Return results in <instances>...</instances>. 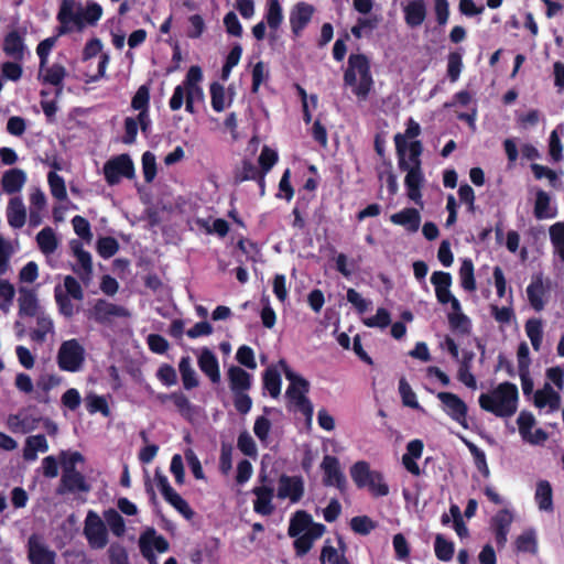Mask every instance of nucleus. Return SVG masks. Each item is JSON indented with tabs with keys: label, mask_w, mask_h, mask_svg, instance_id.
Segmentation results:
<instances>
[{
	"label": "nucleus",
	"mask_w": 564,
	"mask_h": 564,
	"mask_svg": "<svg viewBox=\"0 0 564 564\" xmlns=\"http://www.w3.org/2000/svg\"><path fill=\"white\" fill-rule=\"evenodd\" d=\"M394 145L399 169L406 172L404 177L406 195L414 203L422 204L421 189L425 181L421 160L423 144L420 140H413L408 143L402 133H397L394 135Z\"/></svg>",
	"instance_id": "nucleus-1"
},
{
	"label": "nucleus",
	"mask_w": 564,
	"mask_h": 564,
	"mask_svg": "<svg viewBox=\"0 0 564 564\" xmlns=\"http://www.w3.org/2000/svg\"><path fill=\"white\" fill-rule=\"evenodd\" d=\"M518 387L509 381L499 383L489 393H481L478 398L479 406L497 417H510L518 409Z\"/></svg>",
	"instance_id": "nucleus-2"
},
{
	"label": "nucleus",
	"mask_w": 564,
	"mask_h": 564,
	"mask_svg": "<svg viewBox=\"0 0 564 564\" xmlns=\"http://www.w3.org/2000/svg\"><path fill=\"white\" fill-rule=\"evenodd\" d=\"M344 84L352 88L359 100H366L373 86L370 63L365 54H350L344 73Z\"/></svg>",
	"instance_id": "nucleus-3"
},
{
	"label": "nucleus",
	"mask_w": 564,
	"mask_h": 564,
	"mask_svg": "<svg viewBox=\"0 0 564 564\" xmlns=\"http://www.w3.org/2000/svg\"><path fill=\"white\" fill-rule=\"evenodd\" d=\"M285 378L290 381V384L285 391V398L290 405H293L300 411L307 420L313 416L314 408L311 400L306 397L310 391V382L295 373L284 359L279 361Z\"/></svg>",
	"instance_id": "nucleus-4"
},
{
	"label": "nucleus",
	"mask_w": 564,
	"mask_h": 564,
	"mask_svg": "<svg viewBox=\"0 0 564 564\" xmlns=\"http://www.w3.org/2000/svg\"><path fill=\"white\" fill-rule=\"evenodd\" d=\"M56 361L64 371H79L85 361V349L77 339L65 340L58 348Z\"/></svg>",
	"instance_id": "nucleus-5"
},
{
	"label": "nucleus",
	"mask_w": 564,
	"mask_h": 564,
	"mask_svg": "<svg viewBox=\"0 0 564 564\" xmlns=\"http://www.w3.org/2000/svg\"><path fill=\"white\" fill-rule=\"evenodd\" d=\"M26 549L28 560L31 564H56V552L50 547L43 535L31 534Z\"/></svg>",
	"instance_id": "nucleus-6"
},
{
	"label": "nucleus",
	"mask_w": 564,
	"mask_h": 564,
	"mask_svg": "<svg viewBox=\"0 0 564 564\" xmlns=\"http://www.w3.org/2000/svg\"><path fill=\"white\" fill-rule=\"evenodd\" d=\"M323 470V485L326 487H336L340 492L347 489V479L343 473L339 459L333 455H325L321 464Z\"/></svg>",
	"instance_id": "nucleus-7"
},
{
	"label": "nucleus",
	"mask_w": 564,
	"mask_h": 564,
	"mask_svg": "<svg viewBox=\"0 0 564 564\" xmlns=\"http://www.w3.org/2000/svg\"><path fill=\"white\" fill-rule=\"evenodd\" d=\"M84 534L93 549H104L108 543V533L105 522L94 511L87 513Z\"/></svg>",
	"instance_id": "nucleus-8"
},
{
	"label": "nucleus",
	"mask_w": 564,
	"mask_h": 564,
	"mask_svg": "<svg viewBox=\"0 0 564 564\" xmlns=\"http://www.w3.org/2000/svg\"><path fill=\"white\" fill-rule=\"evenodd\" d=\"M437 399L442 402L445 413L464 429H468V406L463 399L453 392H438Z\"/></svg>",
	"instance_id": "nucleus-9"
},
{
	"label": "nucleus",
	"mask_w": 564,
	"mask_h": 564,
	"mask_svg": "<svg viewBox=\"0 0 564 564\" xmlns=\"http://www.w3.org/2000/svg\"><path fill=\"white\" fill-rule=\"evenodd\" d=\"M89 316L100 324H111L117 318H128L129 311L120 305L110 303L106 300H97L89 312Z\"/></svg>",
	"instance_id": "nucleus-10"
},
{
	"label": "nucleus",
	"mask_w": 564,
	"mask_h": 564,
	"mask_svg": "<svg viewBox=\"0 0 564 564\" xmlns=\"http://www.w3.org/2000/svg\"><path fill=\"white\" fill-rule=\"evenodd\" d=\"M304 496V480L301 476H288L282 474L279 478L276 497L289 498L292 503L299 502Z\"/></svg>",
	"instance_id": "nucleus-11"
},
{
	"label": "nucleus",
	"mask_w": 564,
	"mask_h": 564,
	"mask_svg": "<svg viewBox=\"0 0 564 564\" xmlns=\"http://www.w3.org/2000/svg\"><path fill=\"white\" fill-rule=\"evenodd\" d=\"M133 172V163L127 154L108 161L104 166V173L109 184L117 183L121 176L131 177Z\"/></svg>",
	"instance_id": "nucleus-12"
},
{
	"label": "nucleus",
	"mask_w": 564,
	"mask_h": 564,
	"mask_svg": "<svg viewBox=\"0 0 564 564\" xmlns=\"http://www.w3.org/2000/svg\"><path fill=\"white\" fill-rule=\"evenodd\" d=\"M70 249L77 259V263L73 267L74 272L79 276L82 282L88 285L93 278V261L89 252L83 249L79 241L73 240Z\"/></svg>",
	"instance_id": "nucleus-13"
},
{
	"label": "nucleus",
	"mask_w": 564,
	"mask_h": 564,
	"mask_svg": "<svg viewBox=\"0 0 564 564\" xmlns=\"http://www.w3.org/2000/svg\"><path fill=\"white\" fill-rule=\"evenodd\" d=\"M170 544L163 535L156 534L154 528L143 530V558L150 564H155V555L153 551L165 553L169 551Z\"/></svg>",
	"instance_id": "nucleus-14"
},
{
	"label": "nucleus",
	"mask_w": 564,
	"mask_h": 564,
	"mask_svg": "<svg viewBox=\"0 0 564 564\" xmlns=\"http://www.w3.org/2000/svg\"><path fill=\"white\" fill-rule=\"evenodd\" d=\"M90 487L86 482L85 477L82 473L76 470L74 466H64L63 475L61 478L59 487L57 488V494L62 495L66 491L75 492V491H89Z\"/></svg>",
	"instance_id": "nucleus-15"
},
{
	"label": "nucleus",
	"mask_w": 564,
	"mask_h": 564,
	"mask_svg": "<svg viewBox=\"0 0 564 564\" xmlns=\"http://www.w3.org/2000/svg\"><path fill=\"white\" fill-rule=\"evenodd\" d=\"M251 492L256 496L253 510L260 516H271L275 509L273 505L274 488L271 485L254 486Z\"/></svg>",
	"instance_id": "nucleus-16"
},
{
	"label": "nucleus",
	"mask_w": 564,
	"mask_h": 564,
	"mask_svg": "<svg viewBox=\"0 0 564 564\" xmlns=\"http://www.w3.org/2000/svg\"><path fill=\"white\" fill-rule=\"evenodd\" d=\"M57 18L62 24L73 23L80 30L85 26V8L75 0H63Z\"/></svg>",
	"instance_id": "nucleus-17"
},
{
	"label": "nucleus",
	"mask_w": 564,
	"mask_h": 564,
	"mask_svg": "<svg viewBox=\"0 0 564 564\" xmlns=\"http://www.w3.org/2000/svg\"><path fill=\"white\" fill-rule=\"evenodd\" d=\"M18 294L20 317H35L42 313L39 299L34 290L21 286L18 290Z\"/></svg>",
	"instance_id": "nucleus-18"
},
{
	"label": "nucleus",
	"mask_w": 564,
	"mask_h": 564,
	"mask_svg": "<svg viewBox=\"0 0 564 564\" xmlns=\"http://www.w3.org/2000/svg\"><path fill=\"white\" fill-rule=\"evenodd\" d=\"M314 7L306 2L295 4L290 13V25L294 35H300L312 20Z\"/></svg>",
	"instance_id": "nucleus-19"
},
{
	"label": "nucleus",
	"mask_w": 564,
	"mask_h": 564,
	"mask_svg": "<svg viewBox=\"0 0 564 564\" xmlns=\"http://www.w3.org/2000/svg\"><path fill=\"white\" fill-rule=\"evenodd\" d=\"M424 444L421 440L415 438L408 443L406 453L402 456V464L404 468L413 476H421L422 470L416 463L423 454Z\"/></svg>",
	"instance_id": "nucleus-20"
},
{
	"label": "nucleus",
	"mask_w": 564,
	"mask_h": 564,
	"mask_svg": "<svg viewBox=\"0 0 564 564\" xmlns=\"http://www.w3.org/2000/svg\"><path fill=\"white\" fill-rule=\"evenodd\" d=\"M200 371L209 378L213 383L220 381L219 362L216 355L209 348H203L197 359Z\"/></svg>",
	"instance_id": "nucleus-21"
},
{
	"label": "nucleus",
	"mask_w": 564,
	"mask_h": 564,
	"mask_svg": "<svg viewBox=\"0 0 564 564\" xmlns=\"http://www.w3.org/2000/svg\"><path fill=\"white\" fill-rule=\"evenodd\" d=\"M40 421V416L33 415L28 410H23L17 414L9 415L8 426L13 432L29 433L37 427Z\"/></svg>",
	"instance_id": "nucleus-22"
},
{
	"label": "nucleus",
	"mask_w": 564,
	"mask_h": 564,
	"mask_svg": "<svg viewBox=\"0 0 564 564\" xmlns=\"http://www.w3.org/2000/svg\"><path fill=\"white\" fill-rule=\"evenodd\" d=\"M403 13L406 25L412 29L417 28L426 19V3L424 0H411L403 8Z\"/></svg>",
	"instance_id": "nucleus-23"
},
{
	"label": "nucleus",
	"mask_w": 564,
	"mask_h": 564,
	"mask_svg": "<svg viewBox=\"0 0 564 564\" xmlns=\"http://www.w3.org/2000/svg\"><path fill=\"white\" fill-rule=\"evenodd\" d=\"M394 225L403 226L410 232H416L421 224V215L417 209L409 207L390 216Z\"/></svg>",
	"instance_id": "nucleus-24"
},
{
	"label": "nucleus",
	"mask_w": 564,
	"mask_h": 564,
	"mask_svg": "<svg viewBox=\"0 0 564 564\" xmlns=\"http://www.w3.org/2000/svg\"><path fill=\"white\" fill-rule=\"evenodd\" d=\"M8 223L12 228L19 229L25 225L26 208L20 197H12L7 207Z\"/></svg>",
	"instance_id": "nucleus-25"
},
{
	"label": "nucleus",
	"mask_w": 564,
	"mask_h": 564,
	"mask_svg": "<svg viewBox=\"0 0 564 564\" xmlns=\"http://www.w3.org/2000/svg\"><path fill=\"white\" fill-rule=\"evenodd\" d=\"M350 476L355 485L359 488H366L371 478H380V471L371 470L365 460H358L350 467Z\"/></svg>",
	"instance_id": "nucleus-26"
},
{
	"label": "nucleus",
	"mask_w": 564,
	"mask_h": 564,
	"mask_svg": "<svg viewBox=\"0 0 564 564\" xmlns=\"http://www.w3.org/2000/svg\"><path fill=\"white\" fill-rule=\"evenodd\" d=\"M229 386L234 393L246 392L251 388V375L238 366L228 370Z\"/></svg>",
	"instance_id": "nucleus-27"
},
{
	"label": "nucleus",
	"mask_w": 564,
	"mask_h": 564,
	"mask_svg": "<svg viewBox=\"0 0 564 564\" xmlns=\"http://www.w3.org/2000/svg\"><path fill=\"white\" fill-rule=\"evenodd\" d=\"M474 357L475 354L473 351H464L457 371V379L467 388L473 390L477 388L476 377L471 373V364Z\"/></svg>",
	"instance_id": "nucleus-28"
},
{
	"label": "nucleus",
	"mask_w": 564,
	"mask_h": 564,
	"mask_svg": "<svg viewBox=\"0 0 564 564\" xmlns=\"http://www.w3.org/2000/svg\"><path fill=\"white\" fill-rule=\"evenodd\" d=\"M545 294V289L543 284V280L541 275H536L532 279L531 283L527 288V295L531 307L540 312L544 308L543 296Z\"/></svg>",
	"instance_id": "nucleus-29"
},
{
	"label": "nucleus",
	"mask_w": 564,
	"mask_h": 564,
	"mask_svg": "<svg viewBox=\"0 0 564 564\" xmlns=\"http://www.w3.org/2000/svg\"><path fill=\"white\" fill-rule=\"evenodd\" d=\"M26 181L25 173L20 169L7 171L1 178L2 189L8 194H14L21 191Z\"/></svg>",
	"instance_id": "nucleus-30"
},
{
	"label": "nucleus",
	"mask_w": 564,
	"mask_h": 564,
	"mask_svg": "<svg viewBox=\"0 0 564 564\" xmlns=\"http://www.w3.org/2000/svg\"><path fill=\"white\" fill-rule=\"evenodd\" d=\"M533 214L539 220L554 218L556 216V210H552L551 208V196L541 188L535 193Z\"/></svg>",
	"instance_id": "nucleus-31"
},
{
	"label": "nucleus",
	"mask_w": 564,
	"mask_h": 564,
	"mask_svg": "<svg viewBox=\"0 0 564 564\" xmlns=\"http://www.w3.org/2000/svg\"><path fill=\"white\" fill-rule=\"evenodd\" d=\"M30 203L29 224L32 227H37L42 223L41 212L46 205L44 193L40 188H34L30 195Z\"/></svg>",
	"instance_id": "nucleus-32"
},
{
	"label": "nucleus",
	"mask_w": 564,
	"mask_h": 564,
	"mask_svg": "<svg viewBox=\"0 0 564 564\" xmlns=\"http://www.w3.org/2000/svg\"><path fill=\"white\" fill-rule=\"evenodd\" d=\"M178 370L181 373L183 387L186 390H192L199 384L197 373L192 367V360L189 356H183L178 362Z\"/></svg>",
	"instance_id": "nucleus-33"
},
{
	"label": "nucleus",
	"mask_w": 564,
	"mask_h": 564,
	"mask_svg": "<svg viewBox=\"0 0 564 564\" xmlns=\"http://www.w3.org/2000/svg\"><path fill=\"white\" fill-rule=\"evenodd\" d=\"M514 547L518 553H529L535 555L538 553V539L533 529L523 531L514 541Z\"/></svg>",
	"instance_id": "nucleus-34"
},
{
	"label": "nucleus",
	"mask_w": 564,
	"mask_h": 564,
	"mask_svg": "<svg viewBox=\"0 0 564 564\" xmlns=\"http://www.w3.org/2000/svg\"><path fill=\"white\" fill-rule=\"evenodd\" d=\"M47 449L48 445L44 435L39 434L29 436L25 441L23 457L25 460H35L37 457V452L45 453Z\"/></svg>",
	"instance_id": "nucleus-35"
},
{
	"label": "nucleus",
	"mask_w": 564,
	"mask_h": 564,
	"mask_svg": "<svg viewBox=\"0 0 564 564\" xmlns=\"http://www.w3.org/2000/svg\"><path fill=\"white\" fill-rule=\"evenodd\" d=\"M263 389L269 392L271 398L276 399L281 393L282 379L275 367H268L262 376Z\"/></svg>",
	"instance_id": "nucleus-36"
},
{
	"label": "nucleus",
	"mask_w": 564,
	"mask_h": 564,
	"mask_svg": "<svg viewBox=\"0 0 564 564\" xmlns=\"http://www.w3.org/2000/svg\"><path fill=\"white\" fill-rule=\"evenodd\" d=\"M36 317V327L30 333V337L33 341L42 344L46 340L47 334L54 333V324L53 321L41 313Z\"/></svg>",
	"instance_id": "nucleus-37"
},
{
	"label": "nucleus",
	"mask_w": 564,
	"mask_h": 564,
	"mask_svg": "<svg viewBox=\"0 0 564 564\" xmlns=\"http://www.w3.org/2000/svg\"><path fill=\"white\" fill-rule=\"evenodd\" d=\"M534 498L540 510L553 511V492L547 480L538 482Z\"/></svg>",
	"instance_id": "nucleus-38"
},
{
	"label": "nucleus",
	"mask_w": 564,
	"mask_h": 564,
	"mask_svg": "<svg viewBox=\"0 0 564 564\" xmlns=\"http://www.w3.org/2000/svg\"><path fill=\"white\" fill-rule=\"evenodd\" d=\"M66 69L61 64H53L52 66L45 68L40 77L43 78L44 83H48L57 87L56 96H59L62 93V83L66 76Z\"/></svg>",
	"instance_id": "nucleus-39"
},
{
	"label": "nucleus",
	"mask_w": 564,
	"mask_h": 564,
	"mask_svg": "<svg viewBox=\"0 0 564 564\" xmlns=\"http://www.w3.org/2000/svg\"><path fill=\"white\" fill-rule=\"evenodd\" d=\"M311 524L312 516L304 510H299L292 516L290 520L288 534L291 538H295L300 535L303 531H306Z\"/></svg>",
	"instance_id": "nucleus-40"
},
{
	"label": "nucleus",
	"mask_w": 564,
	"mask_h": 564,
	"mask_svg": "<svg viewBox=\"0 0 564 564\" xmlns=\"http://www.w3.org/2000/svg\"><path fill=\"white\" fill-rule=\"evenodd\" d=\"M560 395L553 390V388L545 383L543 389L538 390L534 393V405L539 409L550 405L552 409L558 406Z\"/></svg>",
	"instance_id": "nucleus-41"
},
{
	"label": "nucleus",
	"mask_w": 564,
	"mask_h": 564,
	"mask_svg": "<svg viewBox=\"0 0 564 564\" xmlns=\"http://www.w3.org/2000/svg\"><path fill=\"white\" fill-rule=\"evenodd\" d=\"M264 18L271 31H276L280 28L283 21V12L279 0H268Z\"/></svg>",
	"instance_id": "nucleus-42"
},
{
	"label": "nucleus",
	"mask_w": 564,
	"mask_h": 564,
	"mask_svg": "<svg viewBox=\"0 0 564 564\" xmlns=\"http://www.w3.org/2000/svg\"><path fill=\"white\" fill-rule=\"evenodd\" d=\"M458 274L462 288L465 291L474 292L477 285L474 273V263L470 259L466 258L462 261Z\"/></svg>",
	"instance_id": "nucleus-43"
},
{
	"label": "nucleus",
	"mask_w": 564,
	"mask_h": 564,
	"mask_svg": "<svg viewBox=\"0 0 564 564\" xmlns=\"http://www.w3.org/2000/svg\"><path fill=\"white\" fill-rule=\"evenodd\" d=\"M527 336L529 337L532 347L539 351L543 340V325L539 318H530L524 324Z\"/></svg>",
	"instance_id": "nucleus-44"
},
{
	"label": "nucleus",
	"mask_w": 564,
	"mask_h": 564,
	"mask_svg": "<svg viewBox=\"0 0 564 564\" xmlns=\"http://www.w3.org/2000/svg\"><path fill=\"white\" fill-rule=\"evenodd\" d=\"M54 296L58 305V311L63 316L70 318L74 316L75 313L78 312V306H76L72 302V297L67 296V293H64L63 288L61 285H57L55 288Z\"/></svg>",
	"instance_id": "nucleus-45"
},
{
	"label": "nucleus",
	"mask_w": 564,
	"mask_h": 564,
	"mask_svg": "<svg viewBox=\"0 0 564 564\" xmlns=\"http://www.w3.org/2000/svg\"><path fill=\"white\" fill-rule=\"evenodd\" d=\"M434 552L437 560L449 562L454 556L455 545L452 541L446 540L443 534L438 533L434 541Z\"/></svg>",
	"instance_id": "nucleus-46"
},
{
	"label": "nucleus",
	"mask_w": 564,
	"mask_h": 564,
	"mask_svg": "<svg viewBox=\"0 0 564 564\" xmlns=\"http://www.w3.org/2000/svg\"><path fill=\"white\" fill-rule=\"evenodd\" d=\"M37 245L44 254L53 253L57 248V238L52 228L45 227L36 236Z\"/></svg>",
	"instance_id": "nucleus-47"
},
{
	"label": "nucleus",
	"mask_w": 564,
	"mask_h": 564,
	"mask_svg": "<svg viewBox=\"0 0 564 564\" xmlns=\"http://www.w3.org/2000/svg\"><path fill=\"white\" fill-rule=\"evenodd\" d=\"M164 500L170 503L180 514L186 520H192L195 516L194 510L189 507L188 502L175 490L164 497Z\"/></svg>",
	"instance_id": "nucleus-48"
},
{
	"label": "nucleus",
	"mask_w": 564,
	"mask_h": 564,
	"mask_svg": "<svg viewBox=\"0 0 564 564\" xmlns=\"http://www.w3.org/2000/svg\"><path fill=\"white\" fill-rule=\"evenodd\" d=\"M550 240L554 248V252L560 260L564 262V223H555L550 227Z\"/></svg>",
	"instance_id": "nucleus-49"
},
{
	"label": "nucleus",
	"mask_w": 564,
	"mask_h": 564,
	"mask_svg": "<svg viewBox=\"0 0 564 564\" xmlns=\"http://www.w3.org/2000/svg\"><path fill=\"white\" fill-rule=\"evenodd\" d=\"M3 50L7 55L14 59L23 57V41L17 32L9 33L3 43Z\"/></svg>",
	"instance_id": "nucleus-50"
},
{
	"label": "nucleus",
	"mask_w": 564,
	"mask_h": 564,
	"mask_svg": "<svg viewBox=\"0 0 564 564\" xmlns=\"http://www.w3.org/2000/svg\"><path fill=\"white\" fill-rule=\"evenodd\" d=\"M466 446L468 447L470 454L474 457V463L479 473L488 478L490 476V470L487 464L486 454L482 449H480L476 444L469 441H465Z\"/></svg>",
	"instance_id": "nucleus-51"
},
{
	"label": "nucleus",
	"mask_w": 564,
	"mask_h": 564,
	"mask_svg": "<svg viewBox=\"0 0 564 564\" xmlns=\"http://www.w3.org/2000/svg\"><path fill=\"white\" fill-rule=\"evenodd\" d=\"M15 295V289L8 280L0 279V310L3 313H9L13 299Z\"/></svg>",
	"instance_id": "nucleus-52"
},
{
	"label": "nucleus",
	"mask_w": 564,
	"mask_h": 564,
	"mask_svg": "<svg viewBox=\"0 0 564 564\" xmlns=\"http://www.w3.org/2000/svg\"><path fill=\"white\" fill-rule=\"evenodd\" d=\"M166 398L173 402L183 417L188 419L193 414L194 406L183 392H173L166 395Z\"/></svg>",
	"instance_id": "nucleus-53"
},
{
	"label": "nucleus",
	"mask_w": 564,
	"mask_h": 564,
	"mask_svg": "<svg viewBox=\"0 0 564 564\" xmlns=\"http://www.w3.org/2000/svg\"><path fill=\"white\" fill-rule=\"evenodd\" d=\"M463 69V55L460 52H451L447 56V76L452 83L458 80Z\"/></svg>",
	"instance_id": "nucleus-54"
},
{
	"label": "nucleus",
	"mask_w": 564,
	"mask_h": 564,
	"mask_svg": "<svg viewBox=\"0 0 564 564\" xmlns=\"http://www.w3.org/2000/svg\"><path fill=\"white\" fill-rule=\"evenodd\" d=\"M449 327L453 332H458L462 335H467L470 333V319L467 315L448 313L447 315Z\"/></svg>",
	"instance_id": "nucleus-55"
},
{
	"label": "nucleus",
	"mask_w": 564,
	"mask_h": 564,
	"mask_svg": "<svg viewBox=\"0 0 564 564\" xmlns=\"http://www.w3.org/2000/svg\"><path fill=\"white\" fill-rule=\"evenodd\" d=\"M376 527L377 523L368 516H356L350 520V528L357 534L368 535Z\"/></svg>",
	"instance_id": "nucleus-56"
},
{
	"label": "nucleus",
	"mask_w": 564,
	"mask_h": 564,
	"mask_svg": "<svg viewBox=\"0 0 564 564\" xmlns=\"http://www.w3.org/2000/svg\"><path fill=\"white\" fill-rule=\"evenodd\" d=\"M341 553H338V551L332 546V545H324L321 552V561L324 564L325 562H328L329 564H338L341 558L345 557V551H346V544L341 539L338 540Z\"/></svg>",
	"instance_id": "nucleus-57"
},
{
	"label": "nucleus",
	"mask_w": 564,
	"mask_h": 564,
	"mask_svg": "<svg viewBox=\"0 0 564 564\" xmlns=\"http://www.w3.org/2000/svg\"><path fill=\"white\" fill-rule=\"evenodd\" d=\"M399 393L402 399V403L411 409H420V404L416 400V394L412 390L411 386L404 377L399 380Z\"/></svg>",
	"instance_id": "nucleus-58"
},
{
	"label": "nucleus",
	"mask_w": 564,
	"mask_h": 564,
	"mask_svg": "<svg viewBox=\"0 0 564 564\" xmlns=\"http://www.w3.org/2000/svg\"><path fill=\"white\" fill-rule=\"evenodd\" d=\"M104 518L113 534L120 536L124 533L126 527L123 519L115 509L105 511Z\"/></svg>",
	"instance_id": "nucleus-59"
},
{
	"label": "nucleus",
	"mask_w": 564,
	"mask_h": 564,
	"mask_svg": "<svg viewBox=\"0 0 564 564\" xmlns=\"http://www.w3.org/2000/svg\"><path fill=\"white\" fill-rule=\"evenodd\" d=\"M513 516L508 509L499 510L491 519L494 531H510Z\"/></svg>",
	"instance_id": "nucleus-60"
},
{
	"label": "nucleus",
	"mask_w": 564,
	"mask_h": 564,
	"mask_svg": "<svg viewBox=\"0 0 564 564\" xmlns=\"http://www.w3.org/2000/svg\"><path fill=\"white\" fill-rule=\"evenodd\" d=\"M237 446L239 451L246 456L256 458L258 455L256 442L247 431H243L239 434Z\"/></svg>",
	"instance_id": "nucleus-61"
},
{
	"label": "nucleus",
	"mask_w": 564,
	"mask_h": 564,
	"mask_svg": "<svg viewBox=\"0 0 564 564\" xmlns=\"http://www.w3.org/2000/svg\"><path fill=\"white\" fill-rule=\"evenodd\" d=\"M391 323V315L387 308L379 307L376 312L375 316L368 317L364 319V324L367 327H379L386 328Z\"/></svg>",
	"instance_id": "nucleus-62"
},
{
	"label": "nucleus",
	"mask_w": 564,
	"mask_h": 564,
	"mask_svg": "<svg viewBox=\"0 0 564 564\" xmlns=\"http://www.w3.org/2000/svg\"><path fill=\"white\" fill-rule=\"evenodd\" d=\"M210 104L216 112H221L225 109V88L219 83L215 82L209 87Z\"/></svg>",
	"instance_id": "nucleus-63"
},
{
	"label": "nucleus",
	"mask_w": 564,
	"mask_h": 564,
	"mask_svg": "<svg viewBox=\"0 0 564 564\" xmlns=\"http://www.w3.org/2000/svg\"><path fill=\"white\" fill-rule=\"evenodd\" d=\"M278 159L279 156L276 151L269 148L268 145H264L258 159L261 173H268L278 162Z\"/></svg>",
	"instance_id": "nucleus-64"
}]
</instances>
